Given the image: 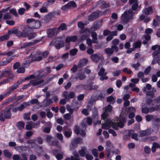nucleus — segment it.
I'll list each match as a JSON object with an SVG mask.
<instances>
[{
  "label": "nucleus",
  "instance_id": "53",
  "mask_svg": "<svg viewBox=\"0 0 160 160\" xmlns=\"http://www.w3.org/2000/svg\"><path fill=\"white\" fill-rule=\"evenodd\" d=\"M83 87V88L87 90H91V83H89V84L87 85H81Z\"/></svg>",
  "mask_w": 160,
  "mask_h": 160
},
{
  "label": "nucleus",
  "instance_id": "8",
  "mask_svg": "<svg viewBox=\"0 0 160 160\" xmlns=\"http://www.w3.org/2000/svg\"><path fill=\"white\" fill-rule=\"evenodd\" d=\"M50 45H54L57 49H59L64 46V42L62 38H57L53 39Z\"/></svg>",
  "mask_w": 160,
  "mask_h": 160
},
{
  "label": "nucleus",
  "instance_id": "59",
  "mask_svg": "<svg viewBox=\"0 0 160 160\" xmlns=\"http://www.w3.org/2000/svg\"><path fill=\"white\" fill-rule=\"evenodd\" d=\"M78 65L74 64L73 65L72 68L71 69V70L72 71L73 73H75L78 70Z\"/></svg>",
  "mask_w": 160,
  "mask_h": 160
},
{
  "label": "nucleus",
  "instance_id": "9",
  "mask_svg": "<svg viewBox=\"0 0 160 160\" xmlns=\"http://www.w3.org/2000/svg\"><path fill=\"white\" fill-rule=\"evenodd\" d=\"M24 82L23 79H19L17 82L14 83L13 85H12L10 88L9 90L6 92L4 94L6 96H8L13 92L14 90L17 88L18 85Z\"/></svg>",
  "mask_w": 160,
  "mask_h": 160
},
{
  "label": "nucleus",
  "instance_id": "37",
  "mask_svg": "<svg viewBox=\"0 0 160 160\" xmlns=\"http://www.w3.org/2000/svg\"><path fill=\"white\" fill-rule=\"evenodd\" d=\"M73 155L74 157L73 156H71V160H80L79 155L77 152H74Z\"/></svg>",
  "mask_w": 160,
  "mask_h": 160
},
{
  "label": "nucleus",
  "instance_id": "7",
  "mask_svg": "<svg viewBox=\"0 0 160 160\" xmlns=\"http://www.w3.org/2000/svg\"><path fill=\"white\" fill-rule=\"evenodd\" d=\"M86 126V124L84 123L83 122L80 128H79L78 126L76 125L74 128L75 133L77 134H80L82 136L85 137L86 135L85 130Z\"/></svg>",
  "mask_w": 160,
  "mask_h": 160
},
{
  "label": "nucleus",
  "instance_id": "14",
  "mask_svg": "<svg viewBox=\"0 0 160 160\" xmlns=\"http://www.w3.org/2000/svg\"><path fill=\"white\" fill-rule=\"evenodd\" d=\"M82 139L80 138H74L72 140L71 144L72 147L71 148L72 149V148L76 147L78 143L82 142Z\"/></svg>",
  "mask_w": 160,
  "mask_h": 160
},
{
  "label": "nucleus",
  "instance_id": "56",
  "mask_svg": "<svg viewBox=\"0 0 160 160\" xmlns=\"http://www.w3.org/2000/svg\"><path fill=\"white\" fill-rule=\"evenodd\" d=\"M142 112L145 114H148L149 113L148 108L147 107H144L142 108Z\"/></svg>",
  "mask_w": 160,
  "mask_h": 160
},
{
  "label": "nucleus",
  "instance_id": "32",
  "mask_svg": "<svg viewBox=\"0 0 160 160\" xmlns=\"http://www.w3.org/2000/svg\"><path fill=\"white\" fill-rule=\"evenodd\" d=\"M27 102H28V103L29 104V106L31 104H39V102L38 101V100L37 99H32L31 100Z\"/></svg>",
  "mask_w": 160,
  "mask_h": 160
},
{
  "label": "nucleus",
  "instance_id": "43",
  "mask_svg": "<svg viewBox=\"0 0 160 160\" xmlns=\"http://www.w3.org/2000/svg\"><path fill=\"white\" fill-rule=\"evenodd\" d=\"M105 94L102 91L100 92L97 98L98 100H102L104 98Z\"/></svg>",
  "mask_w": 160,
  "mask_h": 160
},
{
  "label": "nucleus",
  "instance_id": "35",
  "mask_svg": "<svg viewBox=\"0 0 160 160\" xmlns=\"http://www.w3.org/2000/svg\"><path fill=\"white\" fill-rule=\"evenodd\" d=\"M31 30H30V31L28 33V35L26 37L28 36V38L30 40L32 38H35L36 36V33H32Z\"/></svg>",
  "mask_w": 160,
  "mask_h": 160
},
{
  "label": "nucleus",
  "instance_id": "33",
  "mask_svg": "<svg viewBox=\"0 0 160 160\" xmlns=\"http://www.w3.org/2000/svg\"><path fill=\"white\" fill-rule=\"evenodd\" d=\"M87 149L85 147H82L81 149L78 151L81 157H84L85 155V151Z\"/></svg>",
  "mask_w": 160,
  "mask_h": 160
},
{
  "label": "nucleus",
  "instance_id": "12",
  "mask_svg": "<svg viewBox=\"0 0 160 160\" xmlns=\"http://www.w3.org/2000/svg\"><path fill=\"white\" fill-rule=\"evenodd\" d=\"M114 50L116 52H117L118 51V48L116 45H112L111 48H106L104 49L105 52L106 53L109 55L111 56L113 53Z\"/></svg>",
  "mask_w": 160,
  "mask_h": 160
},
{
  "label": "nucleus",
  "instance_id": "63",
  "mask_svg": "<svg viewBox=\"0 0 160 160\" xmlns=\"http://www.w3.org/2000/svg\"><path fill=\"white\" fill-rule=\"evenodd\" d=\"M146 95L150 96L151 98H153L154 97L155 94L153 91H149L147 92Z\"/></svg>",
  "mask_w": 160,
  "mask_h": 160
},
{
  "label": "nucleus",
  "instance_id": "60",
  "mask_svg": "<svg viewBox=\"0 0 160 160\" xmlns=\"http://www.w3.org/2000/svg\"><path fill=\"white\" fill-rule=\"evenodd\" d=\"M92 154L95 157H97L98 156V152L96 149H93L92 150Z\"/></svg>",
  "mask_w": 160,
  "mask_h": 160
},
{
  "label": "nucleus",
  "instance_id": "38",
  "mask_svg": "<svg viewBox=\"0 0 160 160\" xmlns=\"http://www.w3.org/2000/svg\"><path fill=\"white\" fill-rule=\"evenodd\" d=\"M105 70L103 68H102L98 72V75L100 76H106L107 72H105Z\"/></svg>",
  "mask_w": 160,
  "mask_h": 160
},
{
  "label": "nucleus",
  "instance_id": "2",
  "mask_svg": "<svg viewBox=\"0 0 160 160\" xmlns=\"http://www.w3.org/2000/svg\"><path fill=\"white\" fill-rule=\"evenodd\" d=\"M37 72V73H35L33 74L30 75L25 78L23 80L24 82L31 79H34L31 80L28 84L23 85L22 88L23 89H26L30 87L31 85L35 86L40 84V70H39Z\"/></svg>",
  "mask_w": 160,
  "mask_h": 160
},
{
  "label": "nucleus",
  "instance_id": "26",
  "mask_svg": "<svg viewBox=\"0 0 160 160\" xmlns=\"http://www.w3.org/2000/svg\"><path fill=\"white\" fill-rule=\"evenodd\" d=\"M28 102H24L21 104L20 106L18 107V111H22L25 108L27 107V106H29Z\"/></svg>",
  "mask_w": 160,
  "mask_h": 160
},
{
  "label": "nucleus",
  "instance_id": "29",
  "mask_svg": "<svg viewBox=\"0 0 160 160\" xmlns=\"http://www.w3.org/2000/svg\"><path fill=\"white\" fill-rule=\"evenodd\" d=\"M58 32H60L61 31L66 30L67 27L66 24L65 23H62L58 28Z\"/></svg>",
  "mask_w": 160,
  "mask_h": 160
},
{
  "label": "nucleus",
  "instance_id": "27",
  "mask_svg": "<svg viewBox=\"0 0 160 160\" xmlns=\"http://www.w3.org/2000/svg\"><path fill=\"white\" fill-rule=\"evenodd\" d=\"M40 53L38 54L39 56L37 57L35 55H33L31 53L30 55V58H31V61L32 62L34 61H40V56H39Z\"/></svg>",
  "mask_w": 160,
  "mask_h": 160
},
{
  "label": "nucleus",
  "instance_id": "31",
  "mask_svg": "<svg viewBox=\"0 0 160 160\" xmlns=\"http://www.w3.org/2000/svg\"><path fill=\"white\" fill-rule=\"evenodd\" d=\"M53 101L51 99L46 98L43 102V105L45 106H47L49 105L50 104L52 103Z\"/></svg>",
  "mask_w": 160,
  "mask_h": 160
},
{
  "label": "nucleus",
  "instance_id": "18",
  "mask_svg": "<svg viewBox=\"0 0 160 160\" xmlns=\"http://www.w3.org/2000/svg\"><path fill=\"white\" fill-rule=\"evenodd\" d=\"M56 27L53 28H49L47 30V32L49 37H52L56 34L55 31H56Z\"/></svg>",
  "mask_w": 160,
  "mask_h": 160
},
{
  "label": "nucleus",
  "instance_id": "3",
  "mask_svg": "<svg viewBox=\"0 0 160 160\" xmlns=\"http://www.w3.org/2000/svg\"><path fill=\"white\" fill-rule=\"evenodd\" d=\"M27 23L28 27L25 28H28V31H25L28 34L32 29H37L40 27V21L35 20L34 18H28L27 19Z\"/></svg>",
  "mask_w": 160,
  "mask_h": 160
},
{
  "label": "nucleus",
  "instance_id": "5",
  "mask_svg": "<svg viewBox=\"0 0 160 160\" xmlns=\"http://www.w3.org/2000/svg\"><path fill=\"white\" fill-rule=\"evenodd\" d=\"M133 12L131 9H129L128 11H126L121 16L122 21L125 23L128 22L129 20L133 18Z\"/></svg>",
  "mask_w": 160,
  "mask_h": 160
},
{
  "label": "nucleus",
  "instance_id": "42",
  "mask_svg": "<svg viewBox=\"0 0 160 160\" xmlns=\"http://www.w3.org/2000/svg\"><path fill=\"white\" fill-rule=\"evenodd\" d=\"M56 0H48L47 2H45L43 4L45 6H48L49 5L52 4L55 2Z\"/></svg>",
  "mask_w": 160,
  "mask_h": 160
},
{
  "label": "nucleus",
  "instance_id": "52",
  "mask_svg": "<svg viewBox=\"0 0 160 160\" xmlns=\"http://www.w3.org/2000/svg\"><path fill=\"white\" fill-rule=\"evenodd\" d=\"M141 45V43L139 41H138L133 43V46L135 48H139Z\"/></svg>",
  "mask_w": 160,
  "mask_h": 160
},
{
  "label": "nucleus",
  "instance_id": "50",
  "mask_svg": "<svg viewBox=\"0 0 160 160\" xmlns=\"http://www.w3.org/2000/svg\"><path fill=\"white\" fill-rule=\"evenodd\" d=\"M48 54L49 52L47 51H44L42 52V54L41 53V55L42 56H41V60H42V57L46 58L47 57Z\"/></svg>",
  "mask_w": 160,
  "mask_h": 160
},
{
  "label": "nucleus",
  "instance_id": "44",
  "mask_svg": "<svg viewBox=\"0 0 160 160\" xmlns=\"http://www.w3.org/2000/svg\"><path fill=\"white\" fill-rule=\"evenodd\" d=\"M67 4L70 8L72 7L73 8H75L77 6L75 2L73 1L69 2L67 3Z\"/></svg>",
  "mask_w": 160,
  "mask_h": 160
},
{
  "label": "nucleus",
  "instance_id": "45",
  "mask_svg": "<svg viewBox=\"0 0 160 160\" xmlns=\"http://www.w3.org/2000/svg\"><path fill=\"white\" fill-rule=\"evenodd\" d=\"M49 109H46L45 111L47 112V117L49 118H51L53 116V114L52 112L50 111Z\"/></svg>",
  "mask_w": 160,
  "mask_h": 160
},
{
  "label": "nucleus",
  "instance_id": "4",
  "mask_svg": "<svg viewBox=\"0 0 160 160\" xmlns=\"http://www.w3.org/2000/svg\"><path fill=\"white\" fill-rule=\"evenodd\" d=\"M11 108L10 106H8L3 110L0 112V120L2 122L5 121V118L10 119L12 116L11 112Z\"/></svg>",
  "mask_w": 160,
  "mask_h": 160
},
{
  "label": "nucleus",
  "instance_id": "6",
  "mask_svg": "<svg viewBox=\"0 0 160 160\" xmlns=\"http://www.w3.org/2000/svg\"><path fill=\"white\" fill-rule=\"evenodd\" d=\"M28 28H24L22 31L18 30V29H11L8 31V33L9 35L12 34H16L18 37H22L24 38L28 35V34L25 32V31H28Z\"/></svg>",
  "mask_w": 160,
  "mask_h": 160
},
{
  "label": "nucleus",
  "instance_id": "51",
  "mask_svg": "<svg viewBox=\"0 0 160 160\" xmlns=\"http://www.w3.org/2000/svg\"><path fill=\"white\" fill-rule=\"evenodd\" d=\"M72 134V132L71 131H66L64 132V135L67 138H69L71 137Z\"/></svg>",
  "mask_w": 160,
  "mask_h": 160
},
{
  "label": "nucleus",
  "instance_id": "39",
  "mask_svg": "<svg viewBox=\"0 0 160 160\" xmlns=\"http://www.w3.org/2000/svg\"><path fill=\"white\" fill-rule=\"evenodd\" d=\"M146 14L148 15L151 14L152 12V8L151 7L145 9L144 11Z\"/></svg>",
  "mask_w": 160,
  "mask_h": 160
},
{
  "label": "nucleus",
  "instance_id": "46",
  "mask_svg": "<svg viewBox=\"0 0 160 160\" xmlns=\"http://www.w3.org/2000/svg\"><path fill=\"white\" fill-rule=\"evenodd\" d=\"M25 72V68L23 67L18 68L17 69V72L18 73H23Z\"/></svg>",
  "mask_w": 160,
  "mask_h": 160
},
{
  "label": "nucleus",
  "instance_id": "40",
  "mask_svg": "<svg viewBox=\"0 0 160 160\" xmlns=\"http://www.w3.org/2000/svg\"><path fill=\"white\" fill-rule=\"evenodd\" d=\"M107 102H110L111 103L113 104L115 102V99L112 96L108 97L107 98Z\"/></svg>",
  "mask_w": 160,
  "mask_h": 160
},
{
  "label": "nucleus",
  "instance_id": "48",
  "mask_svg": "<svg viewBox=\"0 0 160 160\" xmlns=\"http://www.w3.org/2000/svg\"><path fill=\"white\" fill-rule=\"evenodd\" d=\"M3 18L5 20L11 19V16L9 12L5 13L3 17Z\"/></svg>",
  "mask_w": 160,
  "mask_h": 160
},
{
  "label": "nucleus",
  "instance_id": "61",
  "mask_svg": "<svg viewBox=\"0 0 160 160\" xmlns=\"http://www.w3.org/2000/svg\"><path fill=\"white\" fill-rule=\"evenodd\" d=\"M30 113H24V119H25V120H29L30 119Z\"/></svg>",
  "mask_w": 160,
  "mask_h": 160
},
{
  "label": "nucleus",
  "instance_id": "30",
  "mask_svg": "<svg viewBox=\"0 0 160 160\" xmlns=\"http://www.w3.org/2000/svg\"><path fill=\"white\" fill-rule=\"evenodd\" d=\"M25 123L22 121L18 122L16 124L17 127L19 130H22L24 128Z\"/></svg>",
  "mask_w": 160,
  "mask_h": 160
},
{
  "label": "nucleus",
  "instance_id": "34",
  "mask_svg": "<svg viewBox=\"0 0 160 160\" xmlns=\"http://www.w3.org/2000/svg\"><path fill=\"white\" fill-rule=\"evenodd\" d=\"M91 36L93 38V43H97L98 42L97 41V38L96 33L95 32H92L91 33Z\"/></svg>",
  "mask_w": 160,
  "mask_h": 160
},
{
  "label": "nucleus",
  "instance_id": "41",
  "mask_svg": "<svg viewBox=\"0 0 160 160\" xmlns=\"http://www.w3.org/2000/svg\"><path fill=\"white\" fill-rule=\"evenodd\" d=\"M78 27L80 28L81 30L83 29L84 27V25L82 22L80 21L78 22ZM81 33H83L84 32V30H82L81 31Z\"/></svg>",
  "mask_w": 160,
  "mask_h": 160
},
{
  "label": "nucleus",
  "instance_id": "17",
  "mask_svg": "<svg viewBox=\"0 0 160 160\" xmlns=\"http://www.w3.org/2000/svg\"><path fill=\"white\" fill-rule=\"evenodd\" d=\"M86 78V76L85 74L82 72V70H79L77 73L75 77V78L76 79H79L80 80H82L85 79Z\"/></svg>",
  "mask_w": 160,
  "mask_h": 160
},
{
  "label": "nucleus",
  "instance_id": "20",
  "mask_svg": "<svg viewBox=\"0 0 160 160\" xmlns=\"http://www.w3.org/2000/svg\"><path fill=\"white\" fill-rule=\"evenodd\" d=\"M77 39V38L76 36H67L66 38L65 42L67 43H69L70 42H75Z\"/></svg>",
  "mask_w": 160,
  "mask_h": 160
},
{
  "label": "nucleus",
  "instance_id": "57",
  "mask_svg": "<svg viewBox=\"0 0 160 160\" xmlns=\"http://www.w3.org/2000/svg\"><path fill=\"white\" fill-rule=\"evenodd\" d=\"M26 10L25 8H20L18 11V12L19 14L22 15L24 14Z\"/></svg>",
  "mask_w": 160,
  "mask_h": 160
},
{
  "label": "nucleus",
  "instance_id": "1",
  "mask_svg": "<svg viewBox=\"0 0 160 160\" xmlns=\"http://www.w3.org/2000/svg\"><path fill=\"white\" fill-rule=\"evenodd\" d=\"M126 116L125 114H122L121 113L120 115L119 121L117 124L116 122L106 118L104 119L106 123L102 124V128L103 129H108L110 128L111 126L115 130L118 129V127L120 128H122L124 126V123L126 122Z\"/></svg>",
  "mask_w": 160,
  "mask_h": 160
},
{
  "label": "nucleus",
  "instance_id": "49",
  "mask_svg": "<svg viewBox=\"0 0 160 160\" xmlns=\"http://www.w3.org/2000/svg\"><path fill=\"white\" fill-rule=\"evenodd\" d=\"M9 12L12 14L15 17H17L18 14L16 12V11L15 8H12L9 10Z\"/></svg>",
  "mask_w": 160,
  "mask_h": 160
},
{
  "label": "nucleus",
  "instance_id": "13",
  "mask_svg": "<svg viewBox=\"0 0 160 160\" xmlns=\"http://www.w3.org/2000/svg\"><path fill=\"white\" fill-rule=\"evenodd\" d=\"M55 12H51L44 16L42 19V23H48L56 15Z\"/></svg>",
  "mask_w": 160,
  "mask_h": 160
},
{
  "label": "nucleus",
  "instance_id": "64",
  "mask_svg": "<svg viewBox=\"0 0 160 160\" xmlns=\"http://www.w3.org/2000/svg\"><path fill=\"white\" fill-rule=\"evenodd\" d=\"M12 159L13 160H20L21 157L18 154H14L12 156Z\"/></svg>",
  "mask_w": 160,
  "mask_h": 160
},
{
  "label": "nucleus",
  "instance_id": "11",
  "mask_svg": "<svg viewBox=\"0 0 160 160\" xmlns=\"http://www.w3.org/2000/svg\"><path fill=\"white\" fill-rule=\"evenodd\" d=\"M100 13V12L98 11L91 13L88 17V20L90 22L95 20L99 17Z\"/></svg>",
  "mask_w": 160,
  "mask_h": 160
},
{
  "label": "nucleus",
  "instance_id": "47",
  "mask_svg": "<svg viewBox=\"0 0 160 160\" xmlns=\"http://www.w3.org/2000/svg\"><path fill=\"white\" fill-rule=\"evenodd\" d=\"M77 52L78 50L75 48L69 51V53L71 56H74L76 55Z\"/></svg>",
  "mask_w": 160,
  "mask_h": 160
},
{
  "label": "nucleus",
  "instance_id": "15",
  "mask_svg": "<svg viewBox=\"0 0 160 160\" xmlns=\"http://www.w3.org/2000/svg\"><path fill=\"white\" fill-rule=\"evenodd\" d=\"M112 107L110 104L107 106L105 112L101 115L102 119H104L107 118L108 116V112H111L112 110Z\"/></svg>",
  "mask_w": 160,
  "mask_h": 160
},
{
  "label": "nucleus",
  "instance_id": "36",
  "mask_svg": "<svg viewBox=\"0 0 160 160\" xmlns=\"http://www.w3.org/2000/svg\"><path fill=\"white\" fill-rule=\"evenodd\" d=\"M9 35L8 34H6L4 35L0 36V42H2L8 40L9 38Z\"/></svg>",
  "mask_w": 160,
  "mask_h": 160
},
{
  "label": "nucleus",
  "instance_id": "10",
  "mask_svg": "<svg viewBox=\"0 0 160 160\" xmlns=\"http://www.w3.org/2000/svg\"><path fill=\"white\" fill-rule=\"evenodd\" d=\"M3 77H8L7 79H8V80L10 82L11 80L13 79L14 75L11 70L3 69L1 71L0 78H2Z\"/></svg>",
  "mask_w": 160,
  "mask_h": 160
},
{
  "label": "nucleus",
  "instance_id": "23",
  "mask_svg": "<svg viewBox=\"0 0 160 160\" xmlns=\"http://www.w3.org/2000/svg\"><path fill=\"white\" fill-rule=\"evenodd\" d=\"M151 133V130L147 129L145 130L141 131L140 132L139 136L142 137L150 135Z\"/></svg>",
  "mask_w": 160,
  "mask_h": 160
},
{
  "label": "nucleus",
  "instance_id": "16",
  "mask_svg": "<svg viewBox=\"0 0 160 160\" xmlns=\"http://www.w3.org/2000/svg\"><path fill=\"white\" fill-rule=\"evenodd\" d=\"M40 40H35L33 41H31L29 42H25L20 47V49L25 48L29 46L34 45L38 42Z\"/></svg>",
  "mask_w": 160,
  "mask_h": 160
},
{
  "label": "nucleus",
  "instance_id": "55",
  "mask_svg": "<svg viewBox=\"0 0 160 160\" xmlns=\"http://www.w3.org/2000/svg\"><path fill=\"white\" fill-rule=\"evenodd\" d=\"M106 152L107 153V156L108 158H109L110 157L111 153L112 152L110 148H109V147H106L105 149Z\"/></svg>",
  "mask_w": 160,
  "mask_h": 160
},
{
  "label": "nucleus",
  "instance_id": "22",
  "mask_svg": "<svg viewBox=\"0 0 160 160\" xmlns=\"http://www.w3.org/2000/svg\"><path fill=\"white\" fill-rule=\"evenodd\" d=\"M88 62V60L86 58L81 59L79 62L78 64L79 68H81L85 65Z\"/></svg>",
  "mask_w": 160,
  "mask_h": 160
},
{
  "label": "nucleus",
  "instance_id": "58",
  "mask_svg": "<svg viewBox=\"0 0 160 160\" xmlns=\"http://www.w3.org/2000/svg\"><path fill=\"white\" fill-rule=\"evenodd\" d=\"M16 100V95L8 98L6 100V102L8 103L11 102L13 100Z\"/></svg>",
  "mask_w": 160,
  "mask_h": 160
},
{
  "label": "nucleus",
  "instance_id": "28",
  "mask_svg": "<svg viewBox=\"0 0 160 160\" xmlns=\"http://www.w3.org/2000/svg\"><path fill=\"white\" fill-rule=\"evenodd\" d=\"M3 154L6 158H10L12 156V154L8 150L5 149L3 151Z\"/></svg>",
  "mask_w": 160,
  "mask_h": 160
},
{
  "label": "nucleus",
  "instance_id": "25",
  "mask_svg": "<svg viewBox=\"0 0 160 160\" xmlns=\"http://www.w3.org/2000/svg\"><path fill=\"white\" fill-rule=\"evenodd\" d=\"M92 60L95 62L97 63L100 60V57L99 55L97 54H92L90 57Z\"/></svg>",
  "mask_w": 160,
  "mask_h": 160
},
{
  "label": "nucleus",
  "instance_id": "24",
  "mask_svg": "<svg viewBox=\"0 0 160 160\" xmlns=\"http://www.w3.org/2000/svg\"><path fill=\"white\" fill-rule=\"evenodd\" d=\"M158 51H155L152 53V56L153 59L152 62V64H154L156 62V61H157V58H158Z\"/></svg>",
  "mask_w": 160,
  "mask_h": 160
},
{
  "label": "nucleus",
  "instance_id": "19",
  "mask_svg": "<svg viewBox=\"0 0 160 160\" xmlns=\"http://www.w3.org/2000/svg\"><path fill=\"white\" fill-rule=\"evenodd\" d=\"M97 4L99 6V7L102 8H108L109 6V4L107 3L104 0H99Z\"/></svg>",
  "mask_w": 160,
  "mask_h": 160
},
{
  "label": "nucleus",
  "instance_id": "62",
  "mask_svg": "<svg viewBox=\"0 0 160 160\" xmlns=\"http://www.w3.org/2000/svg\"><path fill=\"white\" fill-rule=\"evenodd\" d=\"M131 66L135 70H137L138 69V68L140 66V64L139 63L137 62L136 64H132Z\"/></svg>",
  "mask_w": 160,
  "mask_h": 160
},
{
  "label": "nucleus",
  "instance_id": "54",
  "mask_svg": "<svg viewBox=\"0 0 160 160\" xmlns=\"http://www.w3.org/2000/svg\"><path fill=\"white\" fill-rule=\"evenodd\" d=\"M146 120L148 122L150 121L153 118V116L152 115H147L145 116Z\"/></svg>",
  "mask_w": 160,
  "mask_h": 160
},
{
  "label": "nucleus",
  "instance_id": "21",
  "mask_svg": "<svg viewBox=\"0 0 160 160\" xmlns=\"http://www.w3.org/2000/svg\"><path fill=\"white\" fill-rule=\"evenodd\" d=\"M13 56H12L10 58H8L5 60L1 61L0 62V67L4 66L9 63L13 59Z\"/></svg>",
  "mask_w": 160,
  "mask_h": 160
}]
</instances>
